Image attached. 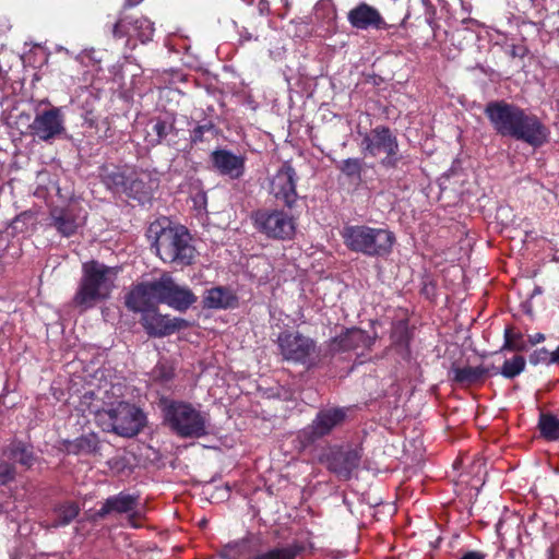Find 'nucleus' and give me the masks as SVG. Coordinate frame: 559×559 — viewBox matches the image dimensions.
<instances>
[{"mask_svg":"<svg viewBox=\"0 0 559 559\" xmlns=\"http://www.w3.org/2000/svg\"><path fill=\"white\" fill-rule=\"evenodd\" d=\"M485 114L493 129L502 136H511L531 146L540 147L548 142L550 131L535 115L503 100L490 102Z\"/></svg>","mask_w":559,"mask_h":559,"instance_id":"nucleus-1","label":"nucleus"},{"mask_svg":"<svg viewBox=\"0 0 559 559\" xmlns=\"http://www.w3.org/2000/svg\"><path fill=\"white\" fill-rule=\"evenodd\" d=\"M197 301L193 292L179 285L168 274L136 284L126 297L128 309H142L146 304H165L177 311L188 310Z\"/></svg>","mask_w":559,"mask_h":559,"instance_id":"nucleus-2","label":"nucleus"},{"mask_svg":"<svg viewBox=\"0 0 559 559\" xmlns=\"http://www.w3.org/2000/svg\"><path fill=\"white\" fill-rule=\"evenodd\" d=\"M121 390L119 384H115L104 392L103 406L96 411V418L104 430L133 437L145 426L146 417L141 408L120 400Z\"/></svg>","mask_w":559,"mask_h":559,"instance_id":"nucleus-3","label":"nucleus"},{"mask_svg":"<svg viewBox=\"0 0 559 559\" xmlns=\"http://www.w3.org/2000/svg\"><path fill=\"white\" fill-rule=\"evenodd\" d=\"M118 272V267L107 266L97 261L85 262L73 297L74 306L81 311H86L107 300L116 286Z\"/></svg>","mask_w":559,"mask_h":559,"instance_id":"nucleus-4","label":"nucleus"},{"mask_svg":"<svg viewBox=\"0 0 559 559\" xmlns=\"http://www.w3.org/2000/svg\"><path fill=\"white\" fill-rule=\"evenodd\" d=\"M164 420L173 432L182 438H200L209 433V414L187 402L167 403Z\"/></svg>","mask_w":559,"mask_h":559,"instance_id":"nucleus-5","label":"nucleus"},{"mask_svg":"<svg viewBox=\"0 0 559 559\" xmlns=\"http://www.w3.org/2000/svg\"><path fill=\"white\" fill-rule=\"evenodd\" d=\"M341 236L349 250L369 257L390 253L395 241L392 231L367 225H347L343 227Z\"/></svg>","mask_w":559,"mask_h":559,"instance_id":"nucleus-6","label":"nucleus"},{"mask_svg":"<svg viewBox=\"0 0 559 559\" xmlns=\"http://www.w3.org/2000/svg\"><path fill=\"white\" fill-rule=\"evenodd\" d=\"M156 234V252L164 262L181 265L192 263L195 249L191 245V237L187 228L183 226L162 228Z\"/></svg>","mask_w":559,"mask_h":559,"instance_id":"nucleus-7","label":"nucleus"},{"mask_svg":"<svg viewBox=\"0 0 559 559\" xmlns=\"http://www.w3.org/2000/svg\"><path fill=\"white\" fill-rule=\"evenodd\" d=\"M254 227L267 238L289 240L296 233V219L284 210H258L252 214Z\"/></svg>","mask_w":559,"mask_h":559,"instance_id":"nucleus-8","label":"nucleus"},{"mask_svg":"<svg viewBox=\"0 0 559 559\" xmlns=\"http://www.w3.org/2000/svg\"><path fill=\"white\" fill-rule=\"evenodd\" d=\"M347 409L344 407L324 408L318 412L312 423L298 432L300 448L305 449L330 435L335 427L345 421Z\"/></svg>","mask_w":559,"mask_h":559,"instance_id":"nucleus-9","label":"nucleus"},{"mask_svg":"<svg viewBox=\"0 0 559 559\" xmlns=\"http://www.w3.org/2000/svg\"><path fill=\"white\" fill-rule=\"evenodd\" d=\"M280 352L284 359L311 366L318 358L314 341L298 332H283L277 337Z\"/></svg>","mask_w":559,"mask_h":559,"instance_id":"nucleus-10","label":"nucleus"},{"mask_svg":"<svg viewBox=\"0 0 559 559\" xmlns=\"http://www.w3.org/2000/svg\"><path fill=\"white\" fill-rule=\"evenodd\" d=\"M361 146L371 156L385 153V157L381 160V164L385 167H395L399 162L397 140L386 127H377L366 133Z\"/></svg>","mask_w":559,"mask_h":559,"instance_id":"nucleus-11","label":"nucleus"},{"mask_svg":"<svg viewBox=\"0 0 559 559\" xmlns=\"http://www.w3.org/2000/svg\"><path fill=\"white\" fill-rule=\"evenodd\" d=\"M29 132L40 141H51L64 133V118L60 107L37 112L28 126Z\"/></svg>","mask_w":559,"mask_h":559,"instance_id":"nucleus-12","label":"nucleus"},{"mask_svg":"<svg viewBox=\"0 0 559 559\" xmlns=\"http://www.w3.org/2000/svg\"><path fill=\"white\" fill-rule=\"evenodd\" d=\"M297 179L293 166L289 163H284L270 181V194L292 209L298 199Z\"/></svg>","mask_w":559,"mask_h":559,"instance_id":"nucleus-13","label":"nucleus"},{"mask_svg":"<svg viewBox=\"0 0 559 559\" xmlns=\"http://www.w3.org/2000/svg\"><path fill=\"white\" fill-rule=\"evenodd\" d=\"M134 312H141V323L147 334L154 337L173 334L181 328L185 320L170 318L157 311L154 304H146L142 309H131Z\"/></svg>","mask_w":559,"mask_h":559,"instance_id":"nucleus-14","label":"nucleus"},{"mask_svg":"<svg viewBox=\"0 0 559 559\" xmlns=\"http://www.w3.org/2000/svg\"><path fill=\"white\" fill-rule=\"evenodd\" d=\"M111 512L130 513L129 523L133 527H138V520L142 518V510L139 509V497L124 492L109 497L103 503L98 514L105 516Z\"/></svg>","mask_w":559,"mask_h":559,"instance_id":"nucleus-15","label":"nucleus"},{"mask_svg":"<svg viewBox=\"0 0 559 559\" xmlns=\"http://www.w3.org/2000/svg\"><path fill=\"white\" fill-rule=\"evenodd\" d=\"M154 34V25L146 17L120 19L112 26V35L116 38L136 37L143 44L150 41Z\"/></svg>","mask_w":559,"mask_h":559,"instance_id":"nucleus-16","label":"nucleus"},{"mask_svg":"<svg viewBox=\"0 0 559 559\" xmlns=\"http://www.w3.org/2000/svg\"><path fill=\"white\" fill-rule=\"evenodd\" d=\"M211 162L218 174L230 179H239L245 174V156L229 150H215L211 154Z\"/></svg>","mask_w":559,"mask_h":559,"instance_id":"nucleus-17","label":"nucleus"},{"mask_svg":"<svg viewBox=\"0 0 559 559\" xmlns=\"http://www.w3.org/2000/svg\"><path fill=\"white\" fill-rule=\"evenodd\" d=\"M360 462V453L355 449L337 450L326 456L328 468L341 479H348Z\"/></svg>","mask_w":559,"mask_h":559,"instance_id":"nucleus-18","label":"nucleus"},{"mask_svg":"<svg viewBox=\"0 0 559 559\" xmlns=\"http://www.w3.org/2000/svg\"><path fill=\"white\" fill-rule=\"evenodd\" d=\"M347 20L349 24L357 29H380L385 26V22L380 12L365 2H361L349 10Z\"/></svg>","mask_w":559,"mask_h":559,"instance_id":"nucleus-19","label":"nucleus"},{"mask_svg":"<svg viewBox=\"0 0 559 559\" xmlns=\"http://www.w3.org/2000/svg\"><path fill=\"white\" fill-rule=\"evenodd\" d=\"M369 335L357 328L346 329L340 335L330 341L329 349L331 353H347L360 347L369 346Z\"/></svg>","mask_w":559,"mask_h":559,"instance_id":"nucleus-20","label":"nucleus"},{"mask_svg":"<svg viewBox=\"0 0 559 559\" xmlns=\"http://www.w3.org/2000/svg\"><path fill=\"white\" fill-rule=\"evenodd\" d=\"M237 304V298L229 288L217 286L205 292L203 307L206 309H227Z\"/></svg>","mask_w":559,"mask_h":559,"instance_id":"nucleus-21","label":"nucleus"},{"mask_svg":"<svg viewBox=\"0 0 559 559\" xmlns=\"http://www.w3.org/2000/svg\"><path fill=\"white\" fill-rule=\"evenodd\" d=\"M51 219L56 229L66 237L73 235L81 225L71 209H53Z\"/></svg>","mask_w":559,"mask_h":559,"instance_id":"nucleus-22","label":"nucleus"},{"mask_svg":"<svg viewBox=\"0 0 559 559\" xmlns=\"http://www.w3.org/2000/svg\"><path fill=\"white\" fill-rule=\"evenodd\" d=\"M3 455L11 461L17 462L23 466L29 467L34 463L32 447L22 441H13L4 450Z\"/></svg>","mask_w":559,"mask_h":559,"instance_id":"nucleus-23","label":"nucleus"},{"mask_svg":"<svg viewBox=\"0 0 559 559\" xmlns=\"http://www.w3.org/2000/svg\"><path fill=\"white\" fill-rule=\"evenodd\" d=\"M174 120L157 119L152 122L151 130L146 131L145 142L147 146L160 144L174 130Z\"/></svg>","mask_w":559,"mask_h":559,"instance_id":"nucleus-24","label":"nucleus"},{"mask_svg":"<svg viewBox=\"0 0 559 559\" xmlns=\"http://www.w3.org/2000/svg\"><path fill=\"white\" fill-rule=\"evenodd\" d=\"M99 449V442L95 435H86L69 441L67 451L72 454H91L96 453Z\"/></svg>","mask_w":559,"mask_h":559,"instance_id":"nucleus-25","label":"nucleus"},{"mask_svg":"<svg viewBox=\"0 0 559 559\" xmlns=\"http://www.w3.org/2000/svg\"><path fill=\"white\" fill-rule=\"evenodd\" d=\"M79 514V507L75 502L60 504L53 510V520L49 526L60 527L68 525Z\"/></svg>","mask_w":559,"mask_h":559,"instance_id":"nucleus-26","label":"nucleus"},{"mask_svg":"<svg viewBox=\"0 0 559 559\" xmlns=\"http://www.w3.org/2000/svg\"><path fill=\"white\" fill-rule=\"evenodd\" d=\"M538 428L540 435L548 441H556L559 439V418L552 414L539 415Z\"/></svg>","mask_w":559,"mask_h":559,"instance_id":"nucleus-27","label":"nucleus"},{"mask_svg":"<svg viewBox=\"0 0 559 559\" xmlns=\"http://www.w3.org/2000/svg\"><path fill=\"white\" fill-rule=\"evenodd\" d=\"M300 550L301 547L297 544H292L269 549L257 555L252 559H295Z\"/></svg>","mask_w":559,"mask_h":559,"instance_id":"nucleus-28","label":"nucleus"},{"mask_svg":"<svg viewBox=\"0 0 559 559\" xmlns=\"http://www.w3.org/2000/svg\"><path fill=\"white\" fill-rule=\"evenodd\" d=\"M453 379L462 384H472L479 381L485 376V369L481 367L465 366L452 370Z\"/></svg>","mask_w":559,"mask_h":559,"instance_id":"nucleus-29","label":"nucleus"},{"mask_svg":"<svg viewBox=\"0 0 559 559\" xmlns=\"http://www.w3.org/2000/svg\"><path fill=\"white\" fill-rule=\"evenodd\" d=\"M527 348V342L524 340V335L521 332L514 331L510 328L504 330V344L502 349L526 352Z\"/></svg>","mask_w":559,"mask_h":559,"instance_id":"nucleus-30","label":"nucleus"},{"mask_svg":"<svg viewBox=\"0 0 559 559\" xmlns=\"http://www.w3.org/2000/svg\"><path fill=\"white\" fill-rule=\"evenodd\" d=\"M556 352H549L547 348L542 347L535 349L528 357V361L533 366L537 365H559V360L556 358Z\"/></svg>","mask_w":559,"mask_h":559,"instance_id":"nucleus-31","label":"nucleus"},{"mask_svg":"<svg viewBox=\"0 0 559 559\" xmlns=\"http://www.w3.org/2000/svg\"><path fill=\"white\" fill-rule=\"evenodd\" d=\"M525 368V359L522 356H514L504 361L500 373L507 379H513L519 376Z\"/></svg>","mask_w":559,"mask_h":559,"instance_id":"nucleus-32","label":"nucleus"},{"mask_svg":"<svg viewBox=\"0 0 559 559\" xmlns=\"http://www.w3.org/2000/svg\"><path fill=\"white\" fill-rule=\"evenodd\" d=\"M106 186L114 191H127L128 190V177L121 171H112L104 177Z\"/></svg>","mask_w":559,"mask_h":559,"instance_id":"nucleus-33","label":"nucleus"},{"mask_svg":"<svg viewBox=\"0 0 559 559\" xmlns=\"http://www.w3.org/2000/svg\"><path fill=\"white\" fill-rule=\"evenodd\" d=\"M337 167L347 177L360 178L362 165L359 158L344 159Z\"/></svg>","mask_w":559,"mask_h":559,"instance_id":"nucleus-34","label":"nucleus"},{"mask_svg":"<svg viewBox=\"0 0 559 559\" xmlns=\"http://www.w3.org/2000/svg\"><path fill=\"white\" fill-rule=\"evenodd\" d=\"M124 192L135 199H141L142 195L145 197L147 194L144 182L139 179H131L130 177H128V190Z\"/></svg>","mask_w":559,"mask_h":559,"instance_id":"nucleus-35","label":"nucleus"},{"mask_svg":"<svg viewBox=\"0 0 559 559\" xmlns=\"http://www.w3.org/2000/svg\"><path fill=\"white\" fill-rule=\"evenodd\" d=\"M314 14L318 19H334L335 12L331 0H320L314 7Z\"/></svg>","mask_w":559,"mask_h":559,"instance_id":"nucleus-36","label":"nucleus"},{"mask_svg":"<svg viewBox=\"0 0 559 559\" xmlns=\"http://www.w3.org/2000/svg\"><path fill=\"white\" fill-rule=\"evenodd\" d=\"M107 465L114 474H120L127 468L128 461L124 455L118 453L107 461Z\"/></svg>","mask_w":559,"mask_h":559,"instance_id":"nucleus-37","label":"nucleus"},{"mask_svg":"<svg viewBox=\"0 0 559 559\" xmlns=\"http://www.w3.org/2000/svg\"><path fill=\"white\" fill-rule=\"evenodd\" d=\"M33 215L31 213L24 212L13 219L11 226L12 229L15 230L16 233H23L24 228L21 225L33 224Z\"/></svg>","mask_w":559,"mask_h":559,"instance_id":"nucleus-38","label":"nucleus"},{"mask_svg":"<svg viewBox=\"0 0 559 559\" xmlns=\"http://www.w3.org/2000/svg\"><path fill=\"white\" fill-rule=\"evenodd\" d=\"M15 469L8 462H0V484L5 485L14 478Z\"/></svg>","mask_w":559,"mask_h":559,"instance_id":"nucleus-39","label":"nucleus"},{"mask_svg":"<svg viewBox=\"0 0 559 559\" xmlns=\"http://www.w3.org/2000/svg\"><path fill=\"white\" fill-rule=\"evenodd\" d=\"M213 129L212 123H205L195 127L191 132V142L198 143L204 140V133L210 132Z\"/></svg>","mask_w":559,"mask_h":559,"instance_id":"nucleus-40","label":"nucleus"},{"mask_svg":"<svg viewBox=\"0 0 559 559\" xmlns=\"http://www.w3.org/2000/svg\"><path fill=\"white\" fill-rule=\"evenodd\" d=\"M460 559H486V555L477 550H469L463 554Z\"/></svg>","mask_w":559,"mask_h":559,"instance_id":"nucleus-41","label":"nucleus"},{"mask_svg":"<svg viewBox=\"0 0 559 559\" xmlns=\"http://www.w3.org/2000/svg\"><path fill=\"white\" fill-rule=\"evenodd\" d=\"M545 340H546V337L543 333H535V334L528 336V343L532 346L543 343Z\"/></svg>","mask_w":559,"mask_h":559,"instance_id":"nucleus-42","label":"nucleus"},{"mask_svg":"<svg viewBox=\"0 0 559 559\" xmlns=\"http://www.w3.org/2000/svg\"><path fill=\"white\" fill-rule=\"evenodd\" d=\"M510 55L512 57H523L525 55V48L521 46H512Z\"/></svg>","mask_w":559,"mask_h":559,"instance_id":"nucleus-43","label":"nucleus"},{"mask_svg":"<svg viewBox=\"0 0 559 559\" xmlns=\"http://www.w3.org/2000/svg\"><path fill=\"white\" fill-rule=\"evenodd\" d=\"M143 0H126V5L127 7H134L139 3H141Z\"/></svg>","mask_w":559,"mask_h":559,"instance_id":"nucleus-44","label":"nucleus"},{"mask_svg":"<svg viewBox=\"0 0 559 559\" xmlns=\"http://www.w3.org/2000/svg\"><path fill=\"white\" fill-rule=\"evenodd\" d=\"M463 23H464V24H465V23H473V24H476V22H475V21H473V20H463Z\"/></svg>","mask_w":559,"mask_h":559,"instance_id":"nucleus-45","label":"nucleus"},{"mask_svg":"<svg viewBox=\"0 0 559 559\" xmlns=\"http://www.w3.org/2000/svg\"><path fill=\"white\" fill-rule=\"evenodd\" d=\"M420 1L423 2V4H426V1H427V0H420Z\"/></svg>","mask_w":559,"mask_h":559,"instance_id":"nucleus-46","label":"nucleus"}]
</instances>
